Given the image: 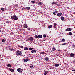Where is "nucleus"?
Instances as JSON below:
<instances>
[{
    "label": "nucleus",
    "instance_id": "obj_1",
    "mask_svg": "<svg viewBox=\"0 0 75 75\" xmlns=\"http://www.w3.org/2000/svg\"><path fill=\"white\" fill-rule=\"evenodd\" d=\"M11 20H18V18L16 15H14L13 16H12L11 17Z\"/></svg>",
    "mask_w": 75,
    "mask_h": 75
},
{
    "label": "nucleus",
    "instance_id": "obj_2",
    "mask_svg": "<svg viewBox=\"0 0 75 75\" xmlns=\"http://www.w3.org/2000/svg\"><path fill=\"white\" fill-rule=\"evenodd\" d=\"M21 52L20 51H17L16 53V55L17 56L21 55Z\"/></svg>",
    "mask_w": 75,
    "mask_h": 75
},
{
    "label": "nucleus",
    "instance_id": "obj_3",
    "mask_svg": "<svg viewBox=\"0 0 75 75\" xmlns=\"http://www.w3.org/2000/svg\"><path fill=\"white\" fill-rule=\"evenodd\" d=\"M18 71V72H21L23 71V69L20 68H18L17 69Z\"/></svg>",
    "mask_w": 75,
    "mask_h": 75
},
{
    "label": "nucleus",
    "instance_id": "obj_4",
    "mask_svg": "<svg viewBox=\"0 0 75 75\" xmlns=\"http://www.w3.org/2000/svg\"><path fill=\"white\" fill-rule=\"evenodd\" d=\"M30 59H24L23 60V61L24 62H27V61H30Z\"/></svg>",
    "mask_w": 75,
    "mask_h": 75
},
{
    "label": "nucleus",
    "instance_id": "obj_5",
    "mask_svg": "<svg viewBox=\"0 0 75 75\" xmlns=\"http://www.w3.org/2000/svg\"><path fill=\"white\" fill-rule=\"evenodd\" d=\"M71 30H72V29L70 28H67L66 30V31H71Z\"/></svg>",
    "mask_w": 75,
    "mask_h": 75
},
{
    "label": "nucleus",
    "instance_id": "obj_6",
    "mask_svg": "<svg viewBox=\"0 0 75 75\" xmlns=\"http://www.w3.org/2000/svg\"><path fill=\"white\" fill-rule=\"evenodd\" d=\"M8 69L10 70L11 72H13L14 71V69H13L9 68Z\"/></svg>",
    "mask_w": 75,
    "mask_h": 75
},
{
    "label": "nucleus",
    "instance_id": "obj_7",
    "mask_svg": "<svg viewBox=\"0 0 75 75\" xmlns=\"http://www.w3.org/2000/svg\"><path fill=\"white\" fill-rule=\"evenodd\" d=\"M61 15H62V13H58L57 14V16H58V17H61Z\"/></svg>",
    "mask_w": 75,
    "mask_h": 75
},
{
    "label": "nucleus",
    "instance_id": "obj_8",
    "mask_svg": "<svg viewBox=\"0 0 75 75\" xmlns=\"http://www.w3.org/2000/svg\"><path fill=\"white\" fill-rule=\"evenodd\" d=\"M36 52V50H33L31 51V52L32 53H34V52Z\"/></svg>",
    "mask_w": 75,
    "mask_h": 75
},
{
    "label": "nucleus",
    "instance_id": "obj_9",
    "mask_svg": "<svg viewBox=\"0 0 75 75\" xmlns=\"http://www.w3.org/2000/svg\"><path fill=\"white\" fill-rule=\"evenodd\" d=\"M38 37L39 38H42V35H38Z\"/></svg>",
    "mask_w": 75,
    "mask_h": 75
},
{
    "label": "nucleus",
    "instance_id": "obj_10",
    "mask_svg": "<svg viewBox=\"0 0 75 75\" xmlns=\"http://www.w3.org/2000/svg\"><path fill=\"white\" fill-rule=\"evenodd\" d=\"M52 50L53 51H55V50H56V49H55V48H54V47H52Z\"/></svg>",
    "mask_w": 75,
    "mask_h": 75
},
{
    "label": "nucleus",
    "instance_id": "obj_11",
    "mask_svg": "<svg viewBox=\"0 0 75 75\" xmlns=\"http://www.w3.org/2000/svg\"><path fill=\"white\" fill-rule=\"evenodd\" d=\"M71 57H74V54H73V53H71L70 54Z\"/></svg>",
    "mask_w": 75,
    "mask_h": 75
},
{
    "label": "nucleus",
    "instance_id": "obj_12",
    "mask_svg": "<svg viewBox=\"0 0 75 75\" xmlns=\"http://www.w3.org/2000/svg\"><path fill=\"white\" fill-rule=\"evenodd\" d=\"M30 68H34V66L33 65H30Z\"/></svg>",
    "mask_w": 75,
    "mask_h": 75
},
{
    "label": "nucleus",
    "instance_id": "obj_13",
    "mask_svg": "<svg viewBox=\"0 0 75 75\" xmlns=\"http://www.w3.org/2000/svg\"><path fill=\"white\" fill-rule=\"evenodd\" d=\"M45 61H47L49 60V58L47 57H46L45 58Z\"/></svg>",
    "mask_w": 75,
    "mask_h": 75
},
{
    "label": "nucleus",
    "instance_id": "obj_14",
    "mask_svg": "<svg viewBox=\"0 0 75 75\" xmlns=\"http://www.w3.org/2000/svg\"><path fill=\"white\" fill-rule=\"evenodd\" d=\"M54 66H55V67H58L59 66V64H56L54 65Z\"/></svg>",
    "mask_w": 75,
    "mask_h": 75
},
{
    "label": "nucleus",
    "instance_id": "obj_15",
    "mask_svg": "<svg viewBox=\"0 0 75 75\" xmlns=\"http://www.w3.org/2000/svg\"><path fill=\"white\" fill-rule=\"evenodd\" d=\"M61 20H64V17L61 16Z\"/></svg>",
    "mask_w": 75,
    "mask_h": 75
},
{
    "label": "nucleus",
    "instance_id": "obj_16",
    "mask_svg": "<svg viewBox=\"0 0 75 75\" xmlns=\"http://www.w3.org/2000/svg\"><path fill=\"white\" fill-rule=\"evenodd\" d=\"M7 67H11V65L10 64H8L7 65Z\"/></svg>",
    "mask_w": 75,
    "mask_h": 75
},
{
    "label": "nucleus",
    "instance_id": "obj_17",
    "mask_svg": "<svg viewBox=\"0 0 75 75\" xmlns=\"http://www.w3.org/2000/svg\"><path fill=\"white\" fill-rule=\"evenodd\" d=\"M65 41V39H62V42H64Z\"/></svg>",
    "mask_w": 75,
    "mask_h": 75
},
{
    "label": "nucleus",
    "instance_id": "obj_18",
    "mask_svg": "<svg viewBox=\"0 0 75 75\" xmlns=\"http://www.w3.org/2000/svg\"><path fill=\"white\" fill-rule=\"evenodd\" d=\"M56 26H57V24L54 23V28H56Z\"/></svg>",
    "mask_w": 75,
    "mask_h": 75
},
{
    "label": "nucleus",
    "instance_id": "obj_19",
    "mask_svg": "<svg viewBox=\"0 0 75 75\" xmlns=\"http://www.w3.org/2000/svg\"><path fill=\"white\" fill-rule=\"evenodd\" d=\"M29 40H33V38L32 37H31L29 38Z\"/></svg>",
    "mask_w": 75,
    "mask_h": 75
},
{
    "label": "nucleus",
    "instance_id": "obj_20",
    "mask_svg": "<svg viewBox=\"0 0 75 75\" xmlns=\"http://www.w3.org/2000/svg\"><path fill=\"white\" fill-rule=\"evenodd\" d=\"M24 50L27 51V50H28V48H27V47H25V48H24Z\"/></svg>",
    "mask_w": 75,
    "mask_h": 75
},
{
    "label": "nucleus",
    "instance_id": "obj_21",
    "mask_svg": "<svg viewBox=\"0 0 75 75\" xmlns=\"http://www.w3.org/2000/svg\"><path fill=\"white\" fill-rule=\"evenodd\" d=\"M51 27H52V25H49L48 27V28H51Z\"/></svg>",
    "mask_w": 75,
    "mask_h": 75
},
{
    "label": "nucleus",
    "instance_id": "obj_22",
    "mask_svg": "<svg viewBox=\"0 0 75 75\" xmlns=\"http://www.w3.org/2000/svg\"><path fill=\"white\" fill-rule=\"evenodd\" d=\"M26 8L28 10H30V8L29 7H26Z\"/></svg>",
    "mask_w": 75,
    "mask_h": 75
},
{
    "label": "nucleus",
    "instance_id": "obj_23",
    "mask_svg": "<svg viewBox=\"0 0 75 75\" xmlns=\"http://www.w3.org/2000/svg\"><path fill=\"white\" fill-rule=\"evenodd\" d=\"M57 4V3H56V2H53L52 3V4Z\"/></svg>",
    "mask_w": 75,
    "mask_h": 75
},
{
    "label": "nucleus",
    "instance_id": "obj_24",
    "mask_svg": "<svg viewBox=\"0 0 75 75\" xmlns=\"http://www.w3.org/2000/svg\"><path fill=\"white\" fill-rule=\"evenodd\" d=\"M45 54V52H40V54Z\"/></svg>",
    "mask_w": 75,
    "mask_h": 75
},
{
    "label": "nucleus",
    "instance_id": "obj_25",
    "mask_svg": "<svg viewBox=\"0 0 75 75\" xmlns=\"http://www.w3.org/2000/svg\"><path fill=\"white\" fill-rule=\"evenodd\" d=\"M38 4L40 5H42V3H41V2H39Z\"/></svg>",
    "mask_w": 75,
    "mask_h": 75
},
{
    "label": "nucleus",
    "instance_id": "obj_26",
    "mask_svg": "<svg viewBox=\"0 0 75 75\" xmlns=\"http://www.w3.org/2000/svg\"><path fill=\"white\" fill-rule=\"evenodd\" d=\"M48 73V72L45 71L44 73V75H46Z\"/></svg>",
    "mask_w": 75,
    "mask_h": 75
},
{
    "label": "nucleus",
    "instance_id": "obj_27",
    "mask_svg": "<svg viewBox=\"0 0 75 75\" xmlns=\"http://www.w3.org/2000/svg\"><path fill=\"white\" fill-rule=\"evenodd\" d=\"M69 34L70 35H72V32H69Z\"/></svg>",
    "mask_w": 75,
    "mask_h": 75
},
{
    "label": "nucleus",
    "instance_id": "obj_28",
    "mask_svg": "<svg viewBox=\"0 0 75 75\" xmlns=\"http://www.w3.org/2000/svg\"><path fill=\"white\" fill-rule=\"evenodd\" d=\"M67 44V43H65L63 44H61L62 45H66Z\"/></svg>",
    "mask_w": 75,
    "mask_h": 75
},
{
    "label": "nucleus",
    "instance_id": "obj_29",
    "mask_svg": "<svg viewBox=\"0 0 75 75\" xmlns=\"http://www.w3.org/2000/svg\"><path fill=\"white\" fill-rule=\"evenodd\" d=\"M33 49H34V48H29V50H33Z\"/></svg>",
    "mask_w": 75,
    "mask_h": 75
},
{
    "label": "nucleus",
    "instance_id": "obj_30",
    "mask_svg": "<svg viewBox=\"0 0 75 75\" xmlns=\"http://www.w3.org/2000/svg\"><path fill=\"white\" fill-rule=\"evenodd\" d=\"M19 47L20 48H24V47L23 46H19Z\"/></svg>",
    "mask_w": 75,
    "mask_h": 75
},
{
    "label": "nucleus",
    "instance_id": "obj_31",
    "mask_svg": "<svg viewBox=\"0 0 75 75\" xmlns=\"http://www.w3.org/2000/svg\"><path fill=\"white\" fill-rule=\"evenodd\" d=\"M27 27H28L27 25H25L24 27V28H27Z\"/></svg>",
    "mask_w": 75,
    "mask_h": 75
},
{
    "label": "nucleus",
    "instance_id": "obj_32",
    "mask_svg": "<svg viewBox=\"0 0 75 75\" xmlns=\"http://www.w3.org/2000/svg\"><path fill=\"white\" fill-rule=\"evenodd\" d=\"M31 3H35V1H31Z\"/></svg>",
    "mask_w": 75,
    "mask_h": 75
},
{
    "label": "nucleus",
    "instance_id": "obj_33",
    "mask_svg": "<svg viewBox=\"0 0 75 75\" xmlns=\"http://www.w3.org/2000/svg\"><path fill=\"white\" fill-rule=\"evenodd\" d=\"M72 48H75V45H72Z\"/></svg>",
    "mask_w": 75,
    "mask_h": 75
},
{
    "label": "nucleus",
    "instance_id": "obj_34",
    "mask_svg": "<svg viewBox=\"0 0 75 75\" xmlns=\"http://www.w3.org/2000/svg\"><path fill=\"white\" fill-rule=\"evenodd\" d=\"M1 10L2 11H4V8H1Z\"/></svg>",
    "mask_w": 75,
    "mask_h": 75
},
{
    "label": "nucleus",
    "instance_id": "obj_35",
    "mask_svg": "<svg viewBox=\"0 0 75 75\" xmlns=\"http://www.w3.org/2000/svg\"><path fill=\"white\" fill-rule=\"evenodd\" d=\"M38 36L37 35L35 36V38H38Z\"/></svg>",
    "mask_w": 75,
    "mask_h": 75
},
{
    "label": "nucleus",
    "instance_id": "obj_36",
    "mask_svg": "<svg viewBox=\"0 0 75 75\" xmlns=\"http://www.w3.org/2000/svg\"><path fill=\"white\" fill-rule=\"evenodd\" d=\"M46 35L44 34L43 35V37H44V38L46 37Z\"/></svg>",
    "mask_w": 75,
    "mask_h": 75
},
{
    "label": "nucleus",
    "instance_id": "obj_37",
    "mask_svg": "<svg viewBox=\"0 0 75 75\" xmlns=\"http://www.w3.org/2000/svg\"><path fill=\"white\" fill-rule=\"evenodd\" d=\"M10 50L11 51H14V49H13V48H11L10 49Z\"/></svg>",
    "mask_w": 75,
    "mask_h": 75
},
{
    "label": "nucleus",
    "instance_id": "obj_38",
    "mask_svg": "<svg viewBox=\"0 0 75 75\" xmlns=\"http://www.w3.org/2000/svg\"><path fill=\"white\" fill-rule=\"evenodd\" d=\"M4 41H5L4 39H3L2 40V42H4Z\"/></svg>",
    "mask_w": 75,
    "mask_h": 75
},
{
    "label": "nucleus",
    "instance_id": "obj_39",
    "mask_svg": "<svg viewBox=\"0 0 75 75\" xmlns=\"http://www.w3.org/2000/svg\"><path fill=\"white\" fill-rule=\"evenodd\" d=\"M19 31H23V30L20 29H19Z\"/></svg>",
    "mask_w": 75,
    "mask_h": 75
},
{
    "label": "nucleus",
    "instance_id": "obj_40",
    "mask_svg": "<svg viewBox=\"0 0 75 75\" xmlns=\"http://www.w3.org/2000/svg\"><path fill=\"white\" fill-rule=\"evenodd\" d=\"M55 13H58V11H55Z\"/></svg>",
    "mask_w": 75,
    "mask_h": 75
},
{
    "label": "nucleus",
    "instance_id": "obj_41",
    "mask_svg": "<svg viewBox=\"0 0 75 75\" xmlns=\"http://www.w3.org/2000/svg\"><path fill=\"white\" fill-rule=\"evenodd\" d=\"M6 23H8V24H9V22L8 21H7Z\"/></svg>",
    "mask_w": 75,
    "mask_h": 75
},
{
    "label": "nucleus",
    "instance_id": "obj_42",
    "mask_svg": "<svg viewBox=\"0 0 75 75\" xmlns=\"http://www.w3.org/2000/svg\"><path fill=\"white\" fill-rule=\"evenodd\" d=\"M53 14L54 15H55V12H53Z\"/></svg>",
    "mask_w": 75,
    "mask_h": 75
},
{
    "label": "nucleus",
    "instance_id": "obj_43",
    "mask_svg": "<svg viewBox=\"0 0 75 75\" xmlns=\"http://www.w3.org/2000/svg\"><path fill=\"white\" fill-rule=\"evenodd\" d=\"M72 71H73V72H75V70H72Z\"/></svg>",
    "mask_w": 75,
    "mask_h": 75
},
{
    "label": "nucleus",
    "instance_id": "obj_44",
    "mask_svg": "<svg viewBox=\"0 0 75 75\" xmlns=\"http://www.w3.org/2000/svg\"><path fill=\"white\" fill-rule=\"evenodd\" d=\"M1 30L0 29V32H1Z\"/></svg>",
    "mask_w": 75,
    "mask_h": 75
},
{
    "label": "nucleus",
    "instance_id": "obj_45",
    "mask_svg": "<svg viewBox=\"0 0 75 75\" xmlns=\"http://www.w3.org/2000/svg\"><path fill=\"white\" fill-rule=\"evenodd\" d=\"M58 51H60V50H58Z\"/></svg>",
    "mask_w": 75,
    "mask_h": 75
},
{
    "label": "nucleus",
    "instance_id": "obj_46",
    "mask_svg": "<svg viewBox=\"0 0 75 75\" xmlns=\"http://www.w3.org/2000/svg\"><path fill=\"white\" fill-rule=\"evenodd\" d=\"M74 62H75V61H74Z\"/></svg>",
    "mask_w": 75,
    "mask_h": 75
},
{
    "label": "nucleus",
    "instance_id": "obj_47",
    "mask_svg": "<svg viewBox=\"0 0 75 75\" xmlns=\"http://www.w3.org/2000/svg\"><path fill=\"white\" fill-rule=\"evenodd\" d=\"M66 34H67V33H66Z\"/></svg>",
    "mask_w": 75,
    "mask_h": 75
},
{
    "label": "nucleus",
    "instance_id": "obj_48",
    "mask_svg": "<svg viewBox=\"0 0 75 75\" xmlns=\"http://www.w3.org/2000/svg\"><path fill=\"white\" fill-rule=\"evenodd\" d=\"M16 6H17V5H16Z\"/></svg>",
    "mask_w": 75,
    "mask_h": 75
}]
</instances>
